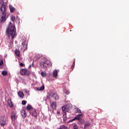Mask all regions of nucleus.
<instances>
[{"mask_svg": "<svg viewBox=\"0 0 129 129\" xmlns=\"http://www.w3.org/2000/svg\"><path fill=\"white\" fill-rule=\"evenodd\" d=\"M15 53L17 57L21 56L20 51V50H18V49H15Z\"/></svg>", "mask_w": 129, "mask_h": 129, "instance_id": "obj_13", "label": "nucleus"}, {"mask_svg": "<svg viewBox=\"0 0 129 129\" xmlns=\"http://www.w3.org/2000/svg\"><path fill=\"white\" fill-rule=\"evenodd\" d=\"M20 66L22 67H25V65L24 64H23V63H20Z\"/></svg>", "mask_w": 129, "mask_h": 129, "instance_id": "obj_29", "label": "nucleus"}, {"mask_svg": "<svg viewBox=\"0 0 129 129\" xmlns=\"http://www.w3.org/2000/svg\"><path fill=\"white\" fill-rule=\"evenodd\" d=\"M74 129H78V126H77V125H74Z\"/></svg>", "mask_w": 129, "mask_h": 129, "instance_id": "obj_30", "label": "nucleus"}, {"mask_svg": "<svg viewBox=\"0 0 129 129\" xmlns=\"http://www.w3.org/2000/svg\"><path fill=\"white\" fill-rule=\"evenodd\" d=\"M40 66L42 68H47L48 66H52L51 61L48 59H45L44 61L40 63Z\"/></svg>", "mask_w": 129, "mask_h": 129, "instance_id": "obj_4", "label": "nucleus"}, {"mask_svg": "<svg viewBox=\"0 0 129 129\" xmlns=\"http://www.w3.org/2000/svg\"><path fill=\"white\" fill-rule=\"evenodd\" d=\"M69 93H70L69 92H67L66 93L67 94H69Z\"/></svg>", "mask_w": 129, "mask_h": 129, "instance_id": "obj_32", "label": "nucleus"}, {"mask_svg": "<svg viewBox=\"0 0 129 129\" xmlns=\"http://www.w3.org/2000/svg\"><path fill=\"white\" fill-rule=\"evenodd\" d=\"M58 75V71L57 70H54L53 72L52 75L54 78L57 77V75Z\"/></svg>", "mask_w": 129, "mask_h": 129, "instance_id": "obj_16", "label": "nucleus"}, {"mask_svg": "<svg viewBox=\"0 0 129 129\" xmlns=\"http://www.w3.org/2000/svg\"><path fill=\"white\" fill-rule=\"evenodd\" d=\"M47 98H48V99H49V97L48 96H47Z\"/></svg>", "mask_w": 129, "mask_h": 129, "instance_id": "obj_33", "label": "nucleus"}, {"mask_svg": "<svg viewBox=\"0 0 129 129\" xmlns=\"http://www.w3.org/2000/svg\"><path fill=\"white\" fill-rule=\"evenodd\" d=\"M2 75L3 76H6L8 75V72L7 71H3L2 72Z\"/></svg>", "mask_w": 129, "mask_h": 129, "instance_id": "obj_24", "label": "nucleus"}, {"mask_svg": "<svg viewBox=\"0 0 129 129\" xmlns=\"http://www.w3.org/2000/svg\"><path fill=\"white\" fill-rule=\"evenodd\" d=\"M8 105L10 107H14V105H13V102H12L11 99H9L8 100Z\"/></svg>", "mask_w": 129, "mask_h": 129, "instance_id": "obj_11", "label": "nucleus"}, {"mask_svg": "<svg viewBox=\"0 0 129 129\" xmlns=\"http://www.w3.org/2000/svg\"><path fill=\"white\" fill-rule=\"evenodd\" d=\"M15 20H16V16H14V15H12V16L11 17V21L14 22Z\"/></svg>", "mask_w": 129, "mask_h": 129, "instance_id": "obj_22", "label": "nucleus"}, {"mask_svg": "<svg viewBox=\"0 0 129 129\" xmlns=\"http://www.w3.org/2000/svg\"><path fill=\"white\" fill-rule=\"evenodd\" d=\"M16 114L15 112H12L11 113V119L13 121H15Z\"/></svg>", "mask_w": 129, "mask_h": 129, "instance_id": "obj_10", "label": "nucleus"}, {"mask_svg": "<svg viewBox=\"0 0 129 129\" xmlns=\"http://www.w3.org/2000/svg\"><path fill=\"white\" fill-rule=\"evenodd\" d=\"M52 97L55 100H57L59 99V96H58V94L57 93H54L52 95Z\"/></svg>", "mask_w": 129, "mask_h": 129, "instance_id": "obj_15", "label": "nucleus"}, {"mask_svg": "<svg viewBox=\"0 0 129 129\" xmlns=\"http://www.w3.org/2000/svg\"><path fill=\"white\" fill-rule=\"evenodd\" d=\"M47 129H49V128H47Z\"/></svg>", "mask_w": 129, "mask_h": 129, "instance_id": "obj_35", "label": "nucleus"}, {"mask_svg": "<svg viewBox=\"0 0 129 129\" xmlns=\"http://www.w3.org/2000/svg\"><path fill=\"white\" fill-rule=\"evenodd\" d=\"M60 129H68V127L65 126L64 125H62L60 126Z\"/></svg>", "mask_w": 129, "mask_h": 129, "instance_id": "obj_25", "label": "nucleus"}, {"mask_svg": "<svg viewBox=\"0 0 129 129\" xmlns=\"http://www.w3.org/2000/svg\"><path fill=\"white\" fill-rule=\"evenodd\" d=\"M6 123V118L5 116L0 117V124L2 126H4Z\"/></svg>", "mask_w": 129, "mask_h": 129, "instance_id": "obj_6", "label": "nucleus"}, {"mask_svg": "<svg viewBox=\"0 0 129 129\" xmlns=\"http://www.w3.org/2000/svg\"><path fill=\"white\" fill-rule=\"evenodd\" d=\"M58 129H60V128H58Z\"/></svg>", "mask_w": 129, "mask_h": 129, "instance_id": "obj_34", "label": "nucleus"}, {"mask_svg": "<svg viewBox=\"0 0 129 129\" xmlns=\"http://www.w3.org/2000/svg\"><path fill=\"white\" fill-rule=\"evenodd\" d=\"M9 9L10 10L11 13H14L16 10L15 7H13L12 5H9Z\"/></svg>", "mask_w": 129, "mask_h": 129, "instance_id": "obj_12", "label": "nucleus"}, {"mask_svg": "<svg viewBox=\"0 0 129 129\" xmlns=\"http://www.w3.org/2000/svg\"><path fill=\"white\" fill-rule=\"evenodd\" d=\"M89 126H90V123H89V122H85L84 124V128H86L87 127H88Z\"/></svg>", "mask_w": 129, "mask_h": 129, "instance_id": "obj_21", "label": "nucleus"}, {"mask_svg": "<svg viewBox=\"0 0 129 129\" xmlns=\"http://www.w3.org/2000/svg\"><path fill=\"white\" fill-rule=\"evenodd\" d=\"M17 29L15 24L12 22H10L8 27H7L6 33L9 37H12V39H13L16 37Z\"/></svg>", "mask_w": 129, "mask_h": 129, "instance_id": "obj_1", "label": "nucleus"}, {"mask_svg": "<svg viewBox=\"0 0 129 129\" xmlns=\"http://www.w3.org/2000/svg\"><path fill=\"white\" fill-rule=\"evenodd\" d=\"M44 89H45L44 86V85H42V86H41V87H40L37 88H36V90H37V91H43V90H44Z\"/></svg>", "mask_w": 129, "mask_h": 129, "instance_id": "obj_18", "label": "nucleus"}, {"mask_svg": "<svg viewBox=\"0 0 129 129\" xmlns=\"http://www.w3.org/2000/svg\"><path fill=\"white\" fill-rule=\"evenodd\" d=\"M21 114L23 119L26 118L27 116V113L25 110H22L21 111Z\"/></svg>", "mask_w": 129, "mask_h": 129, "instance_id": "obj_8", "label": "nucleus"}, {"mask_svg": "<svg viewBox=\"0 0 129 129\" xmlns=\"http://www.w3.org/2000/svg\"><path fill=\"white\" fill-rule=\"evenodd\" d=\"M4 64L3 60L0 61V66H2Z\"/></svg>", "mask_w": 129, "mask_h": 129, "instance_id": "obj_31", "label": "nucleus"}, {"mask_svg": "<svg viewBox=\"0 0 129 129\" xmlns=\"http://www.w3.org/2000/svg\"><path fill=\"white\" fill-rule=\"evenodd\" d=\"M27 102L26 100H23L22 101V104L25 105L27 104Z\"/></svg>", "mask_w": 129, "mask_h": 129, "instance_id": "obj_27", "label": "nucleus"}, {"mask_svg": "<svg viewBox=\"0 0 129 129\" xmlns=\"http://www.w3.org/2000/svg\"><path fill=\"white\" fill-rule=\"evenodd\" d=\"M18 95L20 98H23L24 96V94L22 92L19 91L18 93Z\"/></svg>", "mask_w": 129, "mask_h": 129, "instance_id": "obj_19", "label": "nucleus"}, {"mask_svg": "<svg viewBox=\"0 0 129 129\" xmlns=\"http://www.w3.org/2000/svg\"><path fill=\"white\" fill-rule=\"evenodd\" d=\"M7 5V3L6 2H3L2 4V6L0 7V16H1L0 21L2 23H4L6 21Z\"/></svg>", "mask_w": 129, "mask_h": 129, "instance_id": "obj_2", "label": "nucleus"}, {"mask_svg": "<svg viewBox=\"0 0 129 129\" xmlns=\"http://www.w3.org/2000/svg\"><path fill=\"white\" fill-rule=\"evenodd\" d=\"M51 107L53 109H55L56 108V102H53L52 104H51Z\"/></svg>", "mask_w": 129, "mask_h": 129, "instance_id": "obj_20", "label": "nucleus"}, {"mask_svg": "<svg viewBox=\"0 0 129 129\" xmlns=\"http://www.w3.org/2000/svg\"><path fill=\"white\" fill-rule=\"evenodd\" d=\"M70 104H67L66 106L62 107V110L63 112H69L70 109H71V107L70 106Z\"/></svg>", "mask_w": 129, "mask_h": 129, "instance_id": "obj_7", "label": "nucleus"}, {"mask_svg": "<svg viewBox=\"0 0 129 129\" xmlns=\"http://www.w3.org/2000/svg\"><path fill=\"white\" fill-rule=\"evenodd\" d=\"M41 75L42 77H46L47 74L45 73L41 72Z\"/></svg>", "mask_w": 129, "mask_h": 129, "instance_id": "obj_26", "label": "nucleus"}, {"mask_svg": "<svg viewBox=\"0 0 129 129\" xmlns=\"http://www.w3.org/2000/svg\"><path fill=\"white\" fill-rule=\"evenodd\" d=\"M76 112L77 113H81V110L78 108H76Z\"/></svg>", "mask_w": 129, "mask_h": 129, "instance_id": "obj_23", "label": "nucleus"}, {"mask_svg": "<svg viewBox=\"0 0 129 129\" xmlns=\"http://www.w3.org/2000/svg\"><path fill=\"white\" fill-rule=\"evenodd\" d=\"M26 109L28 111H30V114L32 116L34 117H36L37 116V114L36 110L35 109L32 108V106L30 105H27L26 107Z\"/></svg>", "mask_w": 129, "mask_h": 129, "instance_id": "obj_3", "label": "nucleus"}, {"mask_svg": "<svg viewBox=\"0 0 129 129\" xmlns=\"http://www.w3.org/2000/svg\"><path fill=\"white\" fill-rule=\"evenodd\" d=\"M75 66V61H74L72 66L71 67L72 69H74V67Z\"/></svg>", "mask_w": 129, "mask_h": 129, "instance_id": "obj_28", "label": "nucleus"}, {"mask_svg": "<svg viewBox=\"0 0 129 129\" xmlns=\"http://www.w3.org/2000/svg\"><path fill=\"white\" fill-rule=\"evenodd\" d=\"M81 116H83V114H79L74 118V120H80L81 118Z\"/></svg>", "mask_w": 129, "mask_h": 129, "instance_id": "obj_14", "label": "nucleus"}, {"mask_svg": "<svg viewBox=\"0 0 129 129\" xmlns=\"http://www.w3.org/2000/svg\"><path fill=\"white\" fill-rule=\"evenodd\" d=\"M63 119L64 121L67 120V116L66 115V112L63 111Z\"/></svg>", "mask_w": 129, "mask_h": 129, "instance_id": "obj_17", "label": "nucleus"}, {"mask_svg": "<svg viewBox=\"0 0 129 129\" xmlns=\"http://www.w3.org/2000/svg\"><path fill=\"white\" fill-rule=\"evenodd\" d=\"M22 45L24 48L25 50H27V47H28V43H27L26 41H23L22 43Z\"/></svg>", "mask_w": 129, "mask_h": 129, "instance_id": "obj_9", "label": "nucleus"}, {"mask_svg": "<svg viewBox=\"0 0 129 129\" xmlns=\"http://www.w3.org/2000/svg\"><path fill=\"white\" fill-rule=\"evenodd\" d=\"M20 74L22 76H29L31 73L28 70L23 69L20 70Z\"/></svg>", "mask_w": 129, "mask_h": 129, "instance_id": "obj_5", "label": "nucleus"}]
</instances>
